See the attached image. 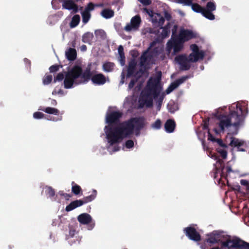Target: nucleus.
Segmentation results:
<instances>
[{
	"mask_svg": "<svg viewBox=\"0 0 249 249\" xmlns=\"http://www.w3.org/2000/svg\"><path fill=\"white\" fill-rule=\"evenodd\" d=\"M91 63H89L86 69L83 71L79 65H74L65 75L64 86L66 89H71L73 85H78L88 82L91 80L97 85H103L106 82V78L103 73H97L92 75Z\"/></svg>",
	"mask_w": 249,
	"mask_h": 249,
	"instance_id": "obj_1",
	"label": "nucleus"
},
{
	"mask_svg": "<svg viewBox=\"0 0 249 249\" xmlns=\"http://www.w3.org/2000/svg\"><path fill=\"white\" fill-rule=\"evenodd\" d=\"M107 139L110 145L119 143L124 138H129L134 133V127L129 120L120 123L115 127L106 126Z\"/></svg>",
	"mask_w": 249,
	"mask_h": 249,
	"instance_id": "obj_2",
	"label": "nucleus"
},
{
	"mask_svg": "<svg viewBox=\"0 0 249 249\" xmlns=\"http://www.w3.org/2000/svg\"><path fill=\"white\" fill-rule=\"evenodd\" d=\"M160 94V91L157 89V86L154 83L148 82L146 88L144 89L139 99V107L143 108L144 106L151 107L153 106V95L154 98H157Z\"/></svg>",
	"mask_w": 249,
	"mask_h": 249,
	"instance_id": "obj_3",
	"label": "nucleus"
},
{
	"mask_svg": "<svg viewBox=\"0 0 249 249\" xmlns=\"http://www.w3.org/2000/svg\"><path fill=\"white\" fill-rule=\"evenodd\" d=\"M204 56V53L202 51L197 53H191L187 58L185 54L177 56L175 60L180 65L181 71H187L190 69L191 66L189 62H195L199 59H202Z\"/></svg>",
	"mask_w": 249,
	"mask_h": 249,
	"instance_id": "obj_4",
	"label": "nucleus"
},
{
	"mask_svg": "<svg viewBox=\"0 0 249 249\" xmlns=\"http://www.w3.org/2000/svg\"><path fill=\"white\" fill-rule=\"evenodd\" d=\"M196 37V34L190 30L181 29L178 36L176 43L173 49L175 54L181 51L183 47V44L185 42L194 38Z\"/></svg>",
	"mask_w": 249,
	"mask_h": 249,
	"instance_id": "obj_5",
	"label": "nucleus"
},
{
	"mask_svg": "<svg viewBox=\"0 0 249 249\" xmlns=\"http://www.w3.org/2000/svg\"><path fill=\"white\" fill-rule=\"evenodd\" d=\"M222 247H227L229 249L238 248L240 249H249V243H247L239 238L235 237L231 239L230 236L226 241L221 242Z\"/></svg>",
	"mask_w": 249,
	"mask_h": 249,
	"instance_id": "obj_6",
	"label": "nucleus"
},
{
	"mask_svg": "<svg viewBox=\"0 0 249 249\" xmlns=\"http://www.w3.org/2000/svg\"><path fill=\"white\" fill-rule=\"evenodd\" d=\"M129 120L133 125L134 131L136 135H139L141 130L147 124L146 119L143 117H133Z\"/></svg>",
	"mask_w": 249,
	"mask_h": 249,
	"instance_id": "obj_7",
	"label": "nucleus"
},
{
	"mask_svg": "<svg viewBox=\"0 0 249 249\" xmlns=\"http://www.w3.org/2000/svg\"><path fill=\"white\" fill-rule=\"evenodd\" d=\"M219 122L218 123V126L220 130L214 128L213 131L216 134H219L220 132H224L225 128H228L229 127L232 126L231 120L227 117V115H220L218 117Z\"/></svg>",
	"mask_w": 249,
	"mask_h": 249,
	"instance_id": "obj_8",
	"label": "nucleus"
},
{
	"mask_svg": "<svg viewBox=\"0 0 249 249\" xmlns=\"http://www.w3.org/2000/svg\"><path fill=\"white\" fill-rule=\"evenodd\" d=\"M137 63L134 59L131 60L128 63L126 78H129L132 76L140 77L141 75L139 74L141 72V74L143 73V71L140 69L139 71H136Z\"/></svg>",
	"mask_w": 249,
	"mask_h": 249,
	"instance_id": "obj_9",
	"label": "nucleus"
},
{
	"mask_svg": "<svg viewBox=\"0 0 249 249\" xmlns=\"http://www.w3.org/2000/svg\"><path fill=\"white\" fill-rule=\"evenodd\" d=\"M183 231L185 235L191 240L196 242L200 241L201 236L194 227H188L184 229Z\"/></svg>",
	"mask_w": 249,
	"mask_h": 249,
	"instance_id": "obj_10",
	"label": "nucleus"
},
{
	"mask_svg": "<svg viewBox=\"0 0 249 249\" xmlns=\"http://www.w3.org/2000/svg\"><path fill=\"white\" fill-rule=\"evenodd\" d=\"M123 116V113L119 111H113L107 114L106 117L107 123L109 124H117L121 118Z\"/></svg>",
	"mask_w": 249,
	"mask_h": 249,
	"instance_id": "obj_11",
	"label": "nucleus"
},
{
	"mask_svg": "<svg viewBox=\"0 0 249 249\" xmlns=\"http://www.w3.org/2000/svg\"><path fill=\"white\" fill-rule=\"evenodd\" d=\"M141 19L139 15L133 17L130 24H127L124 27V30L127 32H130L133 29L137 30L140 27Z\"/></svg>",
	"mask_w": 249,
	"mask_h": 249,
	"instance_id": "obj_12",
	"label": "nucleus"
},
{
	"mask_svg": "<svg viewBox=\"0 0 249 249\" xmlns=\"http://www.w3.org/2000/svg\"><path fill=\"white\" fill-rule=\"evenodd\" d=\"M227 117L231 120L232 126L238 127L241 121V115L239 114L237 111H230Z\"/></svg>",
	"mask_w": 249,
	"mask_h": 249,
	"instance_id": "obj_13",
	"label": "nucleus"
},
{
	"mask_svg": "<svg viewBox=\"0 0 249 249\" xmlns=\"http://www.w3.org/2000/svg\"><path fill=\"white\" fill-rule=\"evenodd\" d=\"M208 238L206 239V241L207 243L214 244L220 242L222 235V232L214 231L208 234Z\"/></svg>",
	"mask_w": 249,
	"mask_h": 249,
	"instance_id": "obj_14",
	"label": "nucleus"
},
{
	"mask_svg": "<svg viewBox=\"0 0 249 249\" xmlns=\"http://www.w3.org/2000/svg\"><path fill=\"white\" fill-rule=\"evenodd\" d=\"M62 8L68 10H72L74 13L79 11V6L73 0H64L62 2Z\"/></svg>",
	"mask_w": 249,
	"mask_h": 249,
	"instance_id": "obj_15",
	"label": "nucleus"
},
{
	"mask_svg": "<svg viewBox=\"0 0 249 249\" xmlns=\"http://www.w3.org/2000/svg\"><path fill=\"white\" fill-rule=\"evenodd\" d=\"M178 29V26L175 25L174 26L173 28L172 29V36L171 39L168 41L167 43V48L168 51H171V50L174 49L175 46V44L176 43L177 38L178 35L177 34Z\"/></svg>",
	"mask_w": 249,
	"mask_h": 249,
	"instance_id": "obj_16",
	"label": "nucleus"
},
{
	"mask_svg": "<svg viewBox=\"0 0 249 249\" xmlns=\"http://www.w3.org/2000/svg\"><path fill=\"white\" fill-rule=\"evenodd\" d=\"M215 166V171L214 172V178H216V174L218 172H220L221 177H224L225 176V173H224V169H225V165L224 161L220 159H218L216 160V164H214ZM226 176H227V175H226Z\"/></svg>",
	"mask_w": 249,
	"mask_h": 249,
	"instance_id": "obj_17",
	"label": "nucleus"
},
{
	"mask_svg": "<svg viewBox=\"0 0 249 249\" xmlns=\"http://www.w3.org/2000/svg\"><path fill=\"white\" fill-rule=\"evenodd\" d=\"M77 220L81 224L87 225L92 221V217L89 214L83 213L78 216Z\"/></svg>",
	"mask_w": 249,
	"mask_h": 249,
	"instance_id": "obj_18",
	"label": "nucleus"
},
{
	"mask_svg": "<svg viewBox=\"0 0 249 249\" xmlns=\"http://www.w3.org/2000/svg\"><path fill=\"white\" fill-rule=\"evenodd\" d=\"M153 54L151 53L148 52V50L145 51L141 55L140 58L141 66H144L147 61H150L153 58Z\"/></svg>",
	"mask_w": 249,
	"mask_h": 249,
	"instance_id": "obj_19",
	"label": "nucleus"
},
{
	"mask_svg": "<svg viewBox=\"0 0 249 249\" xmlns=\"http://www.w3.org/2000/svg\"><path fill=\"white\" fill-rule=\"evenodd\" d=\"M65 55L67 59L71 61L76 59L77 56L76 51L74 48H70L65 52Z\"/></svg>",
	"mask_w": 249,
	"mask_h": 249,
	"instance_id": "obj_20",
	"label": "nucleus"
},
{
	"mask_svg": "<svg viewBox=\"0 0 249 249\" xmlns=\"http://www.w3.org/2000/svg\"><path fill=\"white\" fill-rule=\"evenodd\" d=\"M176 123L174 120L168 119L164 124L165 131L167 133H172L175 128Z\"/></svg>",
	"mask_w": 249,
	"mask_h": 249,
	"instance_id": "obj_21",
	"label": "nucleus"
},
{
	"mask_svg": "<svg viewBox=\"0 0 249 249\" xmlns=\"http://www.w3.org/2000/svg\"><path fill=\"white\" fill-rule=\"evenodd\" d=\"M83 205V202L81 199L76 200L72 201L68 206H67L65 210L67 212H70Z\"/></svg>",
	"mask_w": 249,
	"mask_h": 249,
	"instance_id": "obj_22",
	"label": "nucleus"
},
{
	"mask_svg": "<svg viewBox=\"0 0 249 249\" xmlns=\"http://www.w3.org/2000/svg\"><path fill=\"white\" fill-rule=\"evenodd\" d=\"M83 205V202L81 199L76 200L72 201L68 206H67L65 210L67 212H70Z\"/></svg>",
	"mask_w": 249,
	"mask_h": 249,
	"instance_id": "obj_23",
	"label": "nucleus"
},
{
	"mask_svg": "<svg viewBox=\"0 0 249 249\" xmlns=\"http://www.w3.org/2000/svg\"><path fill=\"white\" fill-rule=\"evenodd\" d=\"M101 15L103 18L108 19L114 16V12L111 9L105 8L101 11Z\"/></svg>",
	"mask_w": 249,
	"mask_h": 249,
	"instance_id": "obj_24",
	"label": "nucleus"
},
{
	"mask_svg": "<svg viewBox=\"0 0 249 249\" xmlns=\"http://www.w3.org/2000/svg\"><path fill=\"white\" fill-rule=\"evenodd\" d=\"M93 37L94 36L92 33L87 32L83 35L82 40L84 43L91 44Z\"/></svg>",
	"mask_w": 249,
	"mask_h": 249,
	"instance_id": "obj_25",
	"label": "nucleus"
},
{
	"mask_svg": "<svg viewBox=\"0 0 249 249\" xmlns=\"http://www.w3.org/2000/svg\"><path fill=\"white\" fill-rule=\"evenodd\" d=\"M115 64L113 62H106L103 64V70L104 71L109 72L113 71Z\"/></svg>",
	"mask_w": 249,
	"mask_h": 249,
	"instance_id": "obj_26",
	"label": "nucleus"
},
{
	"mask_svg": "<svg viewBox=\"0 0 249 249\" xmlns=\"http://www.w3.org/2000/svg\"><path fill=\"white\" fill-rule=\"evenodd\" d=\"M96 196L97 191L95 190H93L92 194L90 195L84 197L83 199H81L83 202V205L84 204L87 203L93 200L96 198Z\"/></svg>",
	"mask_w": 249,
	"mask_h": 249,
	"instance_id": "obj_27",
	"label": "nucleus"
},
{
	"mask_svg": "<svg viewBox=\"0 0 249 249\" xmlns=\"http://www.w3.org/2000/svg\"><path fill=\"white\" fill-rule=\"evenodd\" d=\"M40 110L47 114H53L54 115H58L60 112L58 109L51 107H44L40 109Z\"/></svg>",
	"mask_w": 249,
	"mask_h": 249,
	"instance_id": "obj_28",
	"label": "nucleus"
},
{
	"mask_svg": "<svg viewBox=\"0 0 249 249\" xmlns=\"http://www.w3.org/2000/svg\"><path fill=\"white\" fill-rule=\"evenodd\" d=\"M165 19L160 14H156V16L153 18V22L158 23L160 27H162L164 24Z\"/></svg>",
	"mask_w": 249,
	"mask_h": 249,
	"instance_id": "obj_29",
	"label": "nucleus"
},
{
	"mask_svg": "<svg viewBox=\"0 0 249 249\" xmlns=\"http://www.w3.org/2000/svg\"><path fill=\"white\" fill-rule=\"evenodd\" d=\"M161 29H162V32L161 33V35L162 38H165L169 36L170 33V23H168L167 25H166L164 27H160Z\"/></svg>",
	"mask_w": 249,
	"mask_h": 249,
	"instance_id": "obj_30",
	"label": "nucleus"
},
{
	"mask_svg": "<svg viewBox=\"0 0 249 249\" xmlns=\"http://www.w3.org/2000/svg\"><path fill=\"white\" fill-rule=\"evenodd\" d=\"M118 53L120 56V61L122 65H124L125 63V55L124 52V48L123 46L120 45L118 49Z\"/></svg>",
	"mask_w": 249,
	"mask_h": 249,
	"instance_id": "obj_31",
	"label": "nucleus"
},
{
	"mask_svg": "<svg viewBox=\"0 0 249 249\" xmlns=\"http://www.w3.org/2000/svg\"><path fill=\"white\" fill-rule=\"evenodd\" d=\"M80 20V17L79 15H75L73 16L70 23V27L71 28H74L76 27L79 23Z\"/></svg>",
	"mask_w": 249,
	"mask_h": 249,
	"instance_id": "obj_32",
	"label": "nucleus"
},
{
	"mask_svg": "<svg viewBox=\"0 0 249 249\" xmlns=\"http://www.w3.org/2000/svg\"><path fill=\"white\" fill-rule=\"evenodd\" d=\"M243 144V142L240 141L239 139L231 137V141L230 143V145L232 147H237V149H239V147Z\"/></svg>",
	"mask_w": 249,
	"mask_h": 249,
	"instance_id": "obj_33",
	"label": "nucleus"
},
{
	"mask_svg": "<svg viewBox=\"0 0 249 249\" xmlns=\"http://www.w3.org/2000/svg\"><path fill=\"white\" fill-rule=\"evenodd\" d=\"M71 191L75 195H79L82 192L81 187L76 184L74 181L72 182Z\"/></svg>",
	"mask_w": 249,
	"mask_h": 249,
	"instance_id": "obj_34",
	"label": "nucleus"
},
{
	"mask_svg": "<svg viewBox=\"0 0 249 249\" xmlns=\"http://www.w3.org/2000/svg\"><path fill=\"white\" fill-rule=\"evenodd\" d=\"M201 14L204 17L210 20H213L215 18V16L212 13V11L206 10L205 8H204Z\"/></svg>",
	"mask_w": 249,
	"mask_h": 249,
	"instance_id": "obj_35",
	"label": "nucleus"
},
{
	"mask_svg": "<svg viewBox=\"0 0 249 249\" xmlns=\"http://www.w3.org/2000/svg\"><path fill=\"white\" fill-rule=\"evenodd\" d=\"M82 21L84 23L86 24L88 22L91 17L90 12L84 11L81 13Z\"/></svg>",
	"mask_w": 249,
	"mask_h": 249,
	"instance_id": "obj_36",
	"label": "nucleus"
},
{
	"mask_svg": "<svg viewBox=\"0 0 249 249\" xmlns=\"http://www.w3.org/2000/svg\"><path fill=\"white\" fill-rule=\"evenodd\" d=\"M46 190L45 193L46 195H48L51 198L54 196L55 195V190L51 186H46L45 187Z\"/></svg>",
	"mask_w": 249,
	"mask_h": 249,
	"instance_id": "obj_37",
	"label": "nucleus"
},
{
	"mask_svg": "<svg viewBox=\"0 0 249 249\" xmlns=\"http://www.w3.org/2000/svg\"><path fill=\"white\" fill-rule=\"evenodd\" d=\"M192 6V8L193 11L197 13H202V11H203L204 8L201 7L198 3H193L191 5Z\"/></svg>",
	"mask_w": 249,
	"mask_h": 249,
	"instance_id": "obj_38",
	"label": "nucleus"
},
{
	"mask_svg": "<svg viewBox=\"0 0 249 249\" xmlns=\"http://www.w3.org/2000/svg\"><path fill=\"white\" fill-rule=\"evenodd\" d=\"M53 80V76L52 75H47L43 77L42 79L43 84L44 85H49Z\"/></svg>",
	"mask_w": 249,
	"mask_h": 249,
	"instance_id": "obj_39",
	"label": "nucleus"
},
{
	"mask_svg": "<svg viewBox=\"0 0 249 249\" xmlns=\"http://www.w3.org/2000/svg\"><path fill=\"white\" fill-rule=\"evenodd\" d=\"M168 111L171 113H174L177 109V106L174 102H170L167 105Z\"/></svg>",
	"mask_w": 249,
	"mask_h": 249,
	"instance_id": "obj_40",
	"label": "nucleus"
},
{
	"mask_svg": "<svg viewBox=\"0 0 249 249\" xmlns=\"http://www.w3.org/2000/svg\"><path fill=\"white\" fill-rule=\"evenodd\" d=\"M216 9V6L214 2L209 1L206 4V10H210V11H213Z\"/></svg>",
	"mask_w": 249,
	"mask_h": 249,
	"instance_id": "obj_41",
	"label": "nucleus"
},
{
	"mask_svg": "<svg viewBox=\"0 0 249 249\" xmlns=\"http://www.w3.org/2000/svg\"><path fill=\"white\" fill-rule=\"evenodd\" d=\"M161 122L160 119H157L153 124L151 127L156 129H160L161 128Z\"/></svg>",
	"mask_w": 249,
	"mask_h": 249,
	"instance_id": "obj_42",
	"label": "nucleus"
},
{
	"mask_svg": "<svg viewBox=\"0 0 249 249\" xmlns=\"http://www.w3.org/2000/svg\"><path fill=\"white\" fill-rule=\"evenodd\" d=\"M190 77V75L183 76L179 79L175 81L177 84L179 86L182 83H184L186 80Z\"/></svg>",
	"mask_w": 249,
	"mask_h": 249,
	"instance_id": "obj_43",
	"label": "nucleus"
},
{
	"mask_svg": "<svg viewBox=\"0 0 249 249\" xmlns=\"http://www.w3.org/2000/svg\"><path fill=\"white\" fill-rule=\"evenodd\" d=\"M178 86V84H177L176 82L175 81L174 82L172 83L166 89V92L167 93H170L174 89H176Z\"/></svg>",
	"mask_w": 249,
	"mask_h": 249,
	"instance_id": "obj_44",
	"label": "nucleus"
},
{
	"mask_svg": "<svg viewBox=\"0 0 249 249\" xmlns=\"http://www.w3.org/2000/svg\"><path fill=\"white\" fill-rule=\"evenodd\" d=\"M136 77V79H132L131 80L130 82H129V83L128 84V89L130 90L132 88H133L136 83L137 82L138 78L139 77Z\"/></svg>",
	"mask_w": 249,
	"mask_h": 249,
	"instance_id": "obj_45",
	"label": "nucleus"
},
{
	"mask_svg": "<svg viewBox=\"0 0 249 249\" xmlns=\"http://www.w3.org/2000/svg\"><path fill=\"white\" fill-rule=\"evenodd\" d=\"M179 3L183 4L185 5L190 6L192 4V0H176Z\"/></svg>",
	"mask_w": 249,
	"mask_h": 249,
	"instance_id": "obj_46",
	"label": "nucleus"
},
{
	"mask_svg": "<svg viewBox=\"0 0 249 249\" xmlns=\"http://www.w3.org/2000/svg\"><path fill=\"white\" fill-rule=\"evenodd\" d=\"M64 74L60 72L54 78L53 82L55 83L57 81H61L64 79Z\"/></svg>",
	"mask_w": 249,
	"mask_h": 249,
	"instance_id": "obj_47",
	"label": "nucleus"
},
{
	"mask_svg": "<svg viewBox=\"0 0 249 249\" xmlns=\"http://www.w3.org/2000/svg\"><path fill=\"white\" fill-rule=\"evenodd\" d=\"M94 7H95V5L93 3L89 2L87 6L86 7L84 11L90 12V11H92L94 10Z\"/></svg>",
	"mask_w": 249,
	"mask_h": 249,
	"instance_id": "obj_48",
	"label": "nucleus"
},
{
	"mask_svg": "<svg viewBox=\"0 0 249 249\" xmlns=\"http://www.w3.org/2000/svg\"><path fill=\"white\" fill-rule=\"evenodd\" d=\"M60 66L57 64L51 66L49 68L50 72H55L57 71L59 69Z\"/></svg>",
	"mask_w": 249,
	"mask_h": 249,
	"instance_id": "obj_49",
	"label": "nucleus"
},
{
	"mask_svg": "<svg viewBox=\"0 0 249 249\" xmlns=\"http://www.w3.org/2000/svg\"><path fill=\"white\" fill-rule=\"evenodd\" d=\"M217 152L220 154L221 157L223 159H225L227 157V152L225 149H219Z\"/></svg>",
	"mask_w": 249,
	"mask_h": 249,
	"instance_id": "obj_50",
	"label": "nucleus"
},
{
	"mask_svg": "<svg viewBox=\"0 0 249 249\" xmlns=\"http://www.w3.org/2000/svg\"><path fill=\"white\" fill-rule=\"evenodd\" d=\"M44 115L43 113H42L41 112H38V111L35 112L33 114L34 118L35 119H39L42 118L44 117Z\"/></svg>",
	"mask_w": 249,
	"mask_h": 249,
	"instance_id": "obj_51",
	"label": "nucleus"
},
{
	"mask_svg": "<svg viewBox=\"0 0 249 249\" xmlns=\"http://www.w3.org/2000/svg\"><path fill=\"white\" fill-rule=\"evenodd\" d=\"M125 146L127 148H131L134 146V142L132 140H128L125 142Z\"/></svg>",
	"mask_w": 249,
	"mask_h": 249,
	"instance_id": "obj_52",
	"label": "nucleus"
},
{
	"mask_svg": "<svg viewBox=\"0 0 249 249\" xmlns=\"http://www.w3.org/2000/svg\"><path fill=\"white\" fill-rule=\"evenodd\" d=\"M190 48L193 51V53L200 52L198 46L196 44H194L190 46Z\"/></svg>",
	"mask_w": 249,
	"mask_h": 249,
	"instance_id": "obj_53",
	"label": "nucleus"
},
{
	"mask_svg": "<svg viewBox=\"0 0 249 249\" xmlns=\"http://www.w3.org/2000/svg\"><path fill=\"white\" fill-rule=\"evenodd\" d=\"M215 142H216L217 144L222 147H227V145L223 143L222 140L220 139H216Z\"/></svg>",
	"mask_w": 249,
	"mask_h": 249,
	"instance_id": "obj_54",
	"label": "nucleus"
},
{
	"mask_svg": "<svg viewBox=\"0 0 249 249\" xmlns=\"http://www.w3.org/2000/svg\"><path fill=\"white\" fill-rule=\"evenodd\" d=\"M143 5L148 6L151 4L152 1L151 0H138Z\"/></svg>",
	"mask_w": 249,
	"mask_h": 249,
	"instance_id": "obj_55",
	"label": "nucleus"
},
{
	"mask_svg": "<svg viewBox=\"0 0 249 249\" xmlns=\"http://www.w3.org/2000/svg\"><path fill=\"white\" fill-rule=\"evenodd\" d=\"M164 19L166 18L167 20L170 21L171 19L172 16L167 11L164 12Z\"/></svg>",
	"mask_w": 249,
	"mask_h": 249,
	"instance_id": "obj_56",
	"label": "nucleus"
},
{
	"mask_svg": "<svg viewBox=\"0 0 249 249\" xmlns=\"http://www.w3.org/2000/svg\"><path fill=\"white\" fill-rule=\"evenodd\" d=\"M216 138H214L213 135L208 130V140L213 142H215Z\"/></svg>",
	"mask_w": 249,
	"mask_h": 249,
	"instance_id": "obj_57",
	"label": "nucleus"
},
{
	"mask_svg": "<svg viewBox=\"0 0 249 249\" xmlns=\"http://www.w3.org/2000/svg\"><path fill=\"white\" fill-rule=\"evenodd\" d=\"M240 183L242 185L246 186L247 188H249V181L246 179H241L240 180Z\"/></svg>",
	"mask_w": 249,
	"mask_h": 249,
	"instance_id": "obj_58",
	"label": "nucleus"
},
{
	"mask_svg": "<svg viewBox=\"0 0 249 249\" xmlns=\"http://www.w3.org/2000/svg\"><path fill=\"white\" fill-rule=\"evenodd\" d=\"M163 101V98L162 97H160L157 102V108L159 110L160 109L162 103Z\"/></svg>",
	"mask_w": 249,
	"mask_h": 249,
	"instance_id": "obj_59",
	"label": "nucleus"
},
{
	"mask_svg": "<svg viewBox=\"0 0 249 249\" xmlns=\"http://www.w3.org/2000/svg\"><path fill=\"white\" fill-rule=\"evenodd\" d=\"M62 119V117L61 116L58 117L57 118L54 117H50V118H47L48 120L53 121H61Z\"/></svg>",
	"mask_w": 249,
	"mask_h": 249,
	"instance_id": "obj_60",
	"label": "nucleus"
},
{
	"mask_svg": "<svg viewBox=\"0 0 249 249\" xmlns=\"http://www.w3.org/2000/svg\"><path fill=\"white\" fill-rule=\"evenodd\" d=\"M143 11H145L150 17L153 16V11L152 10L147 9V8H144Z\"/></svg>",
	"mask_w": 249,
	"mask_h": 249,
	"instance_id": "obj_61",
	"label": "nucleus"
},
{
	"mask_svg": "<svg viewBox=\"0 0 249 249\" xmlns=\"http://www.w3.org/2000/svg\"><path fill=\"white\" fill-rule=\"evenodd\" d=\"M75 231L73 229H70L69 231V234L68 236L70 237H73L75 234Z\"/></svg>",
	"mask_w": 249,
	"mask_h": 249,
	"instance_id": "obj_62",
	"label": "nucleus"
},
{
	"mask_svg": "<svg viewBox=\"0 0 249 249\" xmlns=\"http://www.w3.org/2000/svg\"><path fill=\"white\" fill-rule=\"evenodd\" d=\"M209 119H208V120H205L204 121V126H203V129H208V127H209Z\"/></svg>",
	"mask_w": 249,
	"mask_h": 249,
	"instance_id": "obj_63",
	"label": "nucleus"
},
{
	"mask_svg": "<svg viewBox=\"0 0 249 249\" xmlns=\"http://www.w3.org/2000/svg\"><path fill=\"white\" fill-rule=\"evenodd\" d=\"M104 33V32L102 30H97L95 31V34L96 36L101 35Z\"/></svg>",
	"mask_w": 249,
	"mask_h": 249,
	"instance_id": "obj_64",
	"label": "nucleus"
}]
</instances>
